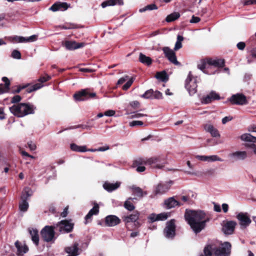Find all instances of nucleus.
<instances>
[{"mask_svg": "<svg viewBox=\"0 0 256 256\" xmlns=\"http://www.w3.org/2000/svg\"><path fill=\"white\" fill-rule=\"evenodd\" d=\"M185 218L195 233L200 232L206 226V224L209 221V218L205 212L202 210H188Z\"/></svg>", "mask_w": 256, "mask_h": 256, "instance_id": "1", "label": "nucleus"}, {"mask_svg": "<svg viewBox=\"0 0 256 256\" xmlns=\"http://www.w3.org/2000/svg\"><path fill=\"white\" fill-rule=\"evenodd\" d=\"M10 112L18 117H22L34 113V107L26 104H14L10 108Z\"/></svg>", "mask_w": 256, "mask_h": 256, "instance_id": "2", "label": "nucleus"}, {"mask_svg": "<svg viewBox=\"0 0 256 256\" xmlns=\"http://www.w3.org/2000/svg\"><path fill=\"white\" fill-rule=\"evenodd\" d=\"M231 245L228 242H225L222 244L219 248L214 250L213 254L210 246H206L204 249V253L206 256H227L230 252Z\"/></svg>", "mask_w": 256, "mask_h": 256, "instance_id": "3", "label": "nucleus"}, {"mask_svg": "<svg viewBox=\"0 0 256 256\" xmlns=\"http://www.w3.org/2000/svg\"><path fill=\"white\" fill-rule=\"evenodd\" d=\"M142 164L150 165L153 168L162 169L165 166L166 161L160 156H155L146 159Z\"/></svg>", "mask_w": 256, "mask_h": 256, "instance_id": "4", "label": "nucleus"}, {"mask_svg": "<svg viewBox=\"0 0 256 256\" xmlns=\"http://www.w3.org/2000/svg\"><path fill=\"white\" fill-rule=\"evenodd\" d=\"M196 78L194 77L191 72H190L186 80L185 87L190 94L193 95L196 92L197 84Z\"/></svg>", "mask_w": 256, "mask_h": 256, "instance_id": "5", "label": "nucleus"}, {"mask_svg": "<svg viewBox=\"0 0 256 256\" xmlns=\"http://www.w3.org/2000/svg\"><path fill=\"white\" fill-rule=\"evenodd\" d=\"M173 182L170 180L164 183H159L156 184L154 189L153 194L154 196L162 195L168 192Z\"/></svg>", "mask_w": 256, "mask_h": 256, "instance_id": "6", "label": "nucleus"}, {"mask_svg": "<svg viewBox=\"0 0 256 256\" xmlns=\"http://www.w3.org/2000/svg\"><path fill=\"white\" fill-rule=\"evenodd\" d=\"M96 96V93L90 92L88 90L84 89L76 93L74 95V98L76 101H82L89 98H94Z\"/></svg>", "mask_w": 256, "mask_h": 256, "instance_id": "7", "label": "nucleus"}, {"mask_svg": "<svg viewBox=\"0 0 256 256\" xmlns=\"http://www.w3.org/2000/svg\"><path fill=\"white\" fill-rule=\"evenodd\" d=\"M236 222L234 221L224 222L222 224V230L226 235L232 234L234 230Z\"/></svg>", "mask_w": 256, "mask_h": 256, "instance_id": "8", "label": "nucleus"}, {"mask_svg": "<svg viewBox=\"0 0 256 256\" xmlns=\"http://www.w3.org/2000/svg\"><path fill=\"white\" fill-rule=\"evenodd\" d=\"M42 238L46 242L52 240L54 237V232L52 226H46L41 231Z\"/></svg>", "mask_w": 256, "mask_h": 256, "instance_id": "9", "label": "nucleus"}, {"mask_svg": "<svg viewBox=\"0 0 256 256\" xmlns=\"http://www.w3.org/2000/svg\"><path fill=\"white\" fill-rule=\"evenodd\" d=\"M79 244L78 242H74L72 245L65 248L64 250L68 254L67 256H78L81 252L78 248Z\"/></svg>", "mask_w": 256, "mask_h": 256, "instance_id": "10", "label": "nucleus"}, {"mask_svg": "<svg viewBox=\"0 0 256 256\" xmlns=\"http://www.w3.org/2000/svg\"><path fill=\"white\" fill-rule=\"evenodd\" d=\"M175 224L174 220H170L166 224L164 229L165 236L168 238H172L175 235Z\"/></svg>", "mask_w": 256, "mask_h": 256, "instance_id": "11", "label": "nucleus"}, {"mask_svg": "<svg viewBox=\"0 0 256 256\" xmlns=\"http://www.w3.org/2000/svg\"><path fill=\"white\" fill-rule=\"evenodd\" d=\"M162 50L166 56L171 62L176 65L179 64V62L177 60L175 52L166 46L162 48Z\"/></svg>", "mask_w": 256, "mask_h": 256, "instance_id": "12", "label": "nucleus"}, {"mask_svg": "<svg viewBox=\"0 0 256 256\" xmlns=\"http://www.w3.org/2000/svg\"><path fill=\"white\" fill-rule=\"evenodd\" d=\"M232 104L243 105L246 104V97L242 94H237L232 95L230 98Z\"/></svg>", "mask_w": 256, "mask_h": 256, "instance_id": "13", "label": "nucleus"}, {"mask_svg": "<svg viewBox=\"0 0 256 256\" xmlns=\"http://www.w3.org/2000/svg\"><path fill=\"white\" fill-rule=\"evenodd\" d=\"M229 156L234 160H244L248 157L246 151H236L229 154Z\"/></svg>", "mask_w": 256, "mask_h": 256, "instance_id": "14", "label": "nucleus"}, {"mask_svg": "<svg viewBox=\"0 0 256 256\" xmlns=\"http://www.w3.org/2000/svg\"><path fill=\"white\" fill-rule=\"evenodd\" d=\"M66 48L70 50H72L82 48L85 44L84 42L78 43L74 40H66L63 43Z\"/></svg>", "mask_w": 256, "mask_h": 256, "instance_id": "15", "label": "nucleus"}, {"mask_svg": "<svg viewBox=\"0 0 256 256\" xmlns=\"http://www.w3.org/2000/svg\"><path fill=\"white\" fill-rule=\"evenodd\" d=\"M220 99V96L216 92L212 91L209 94L202 97L201 102L202 104H208L210 103L212 100Z\"/></svg>", "mask_w": 256, "mask_h": 256, "instance_id": "16", "label": "nucleus"}, {"mask_svg": "<svg viewBox=\"0 0 256 256\" xmlns=\"http://www.w3.org/2000/svg\"><path fill=\"white\" fill-rule=\"evenodd\" d=\"M240 224L243 228L247 227L251 222V220L246 214L240 213L237 216Z\"/></svg>", "mask_w": 256, "mask_h": 256, "instance_id": "17", "label": "nucleus"}, {"mask_svg": "<svg viewBox=\"0 0 256 256\" xmlns=\"http://www.w3.org/2000/svg\"><path fill=\"white\" fill-rule=\"evenodd\" d=\"M139 216L140 213L136 211L129 216L124 217V221L126 223L134 222V226L136 227H138L140 224L137 220L139 218Z\"/></svg>", "mask_w": 256, "mask_h": 256, "instance_id": "18", "label": "nucleus"}, {"mask_svg": "<svg viewBox=\"0 0 256 256\" xmlns=\"http://www.w3.org/2000/svg\"><path fill=\"white\" fill-rule=\"evenodd\" d=\"M10 39L16 42H28L36 41L37 39V36L36 35H32L28 38H24L16 36L10 38Z\"/></svg>", "mask_w": 256, "mask_h": 256, "instance_id": "19", "label": "nucleus"}, {"mask_svg": "<svg viewBox=\"0 0 256 256\" xmlns=\"http://www.w3.org/2000/svg\"><path fill=\"white\" fill-rule=\"evenodd\" d=\"M57 226L59 228V230L60 232H70L73 228V224L67 220H64L58 224Z\"/></svg>", "mask_w": 256, "mask_h": 256, "instance_id": "20", "label": "nucleus"}, {"mask_svg": "<svg viewBox=\"0 0 256 256\" xmlns=\"http://www.w3.org/2000/svg\"><path fill=\"white\" fill-rule=\"evenodd\" d=\"M120 219L116 216L110 215L105 218V224L108 226H114L120 224Z\"/></svg>", "mask_w": 256, "mask_h": 256, "instance_id": "21", "label": "nucleus"}, {"mask_svg": "<svg viewBox=\"0 0 256 256\" xmlns=\"http://www.w3.org/2000/svg\"><path fill=\"white\" fill-rule=\"evenodd\" d=\"M204 130L210 133L211 136L213 137H220V134L216 128L210 124H206L204 126Z\"/></svg>", "mask_w": 256, "mask_h": 256, "instance_id": "22", "label": "nucleus"}, {"mask_svg": "<svg viewBox=\"0 0 256 256\" xmlns=\"http://www.w3.org/2000/svg\"><path fill=\"white\" fill-rule=\"evenodd\" d=\"M68 7L69 6L66 2H56L52 4L49 10L53 12L65 10H67Z\"/></svg>", "mask_w": 256, "mask_h": 256, "instance_id": "23", "label": "nucleus"}, {"mask_svg": "<svg viewBox=\"0 0 256 256\" xmlns=\"http://www.w3.org/2000/svg\"><path fill=\"white\" fill-rule=\"evenodd\" d=\"M164 204L166 207L168 209L174 208L178 206H180V203L175 200L174 197H171L166 200L164 202Z\"/></svg>", "mask_w": 256, "mask_h": 256, "instance_id": "24", "label": "nucleus"}, {"mask_svg": "<svg viewBox=\"0 0 256 256\" xmlns=\"http://www.w3.org/2000/svg\"><path fill=\"white\" fill-rule=\"evenodd\" d=\"M120 182H116L114 184L110 183L109 182H105L103 184V187L104 190L108 192H110L120 187Z\"/></svg>", "mask_w": 256, "mask_h": 256, "instance_id": "25", "label": "nucleus"}, {"mask_svg": "<svg viewBox=\"0 0 256 256\" xmlns=\"http://www.w3.org/2000/svg\"><path fill=\"white\" fill-rule=\"evenodd\" d=\"M207 60L210 68L212 66L222 67L224 65V60H223L208 59Z\"/></svg>", "mask_w": 256, "mask_h": 256, "instance_id": "26", "label": "nucleus"}, {"mask_svg": "<svg viewBox=\"0 0 256 256\" xmlns=\"http://www.w3.org/2000/svg\"><path fill=\"white\" fill-rule=\"evenodd\" d=\"M240 138L243 142L256 143V137L248 133L242 134L240 136Z\"/></svg>", "mask_w": 256, "mask_h": 256, "instance_id": "27", "label": "nucleus"}, {"mask_svg": "<svg viewBox=\"0 0 256 256\" xmlns=\"http://www.w3.org/2000/svg\"><path fill=\"white\" fill-rule=\"evenodd\" d=\"M123 4L122 0H107L104 2L101 6L104 8L108 6H113L116 4L122 5Z\"/></svg>", "mask_w": 256, "mask_h": 256, "instance_id": "28", "label": "nucleus"}, {"mask_svg": "<svg viewBox=\"0 0 256 256\" xmlns=\"http://www.w3.org/2000/svg\"><path fill=\"white\" fill-rule=\"evenodd\" d=\"M130 188L132 190V192L137 196L142 198L143 197L144 195L147 194V192H144L142 188L139 187L132 186L130 187Z\"/></svg>", "mask_w": 256, "mask_h": 256, "instance_id": "29", "label": "nucleus"}, {"mask_svg": "<svg viewBox=\"0 0 256 256\" xmlns=\"http://www.w3.org/2000/svg\"><path fill=\"white\" fill-rule=\"evenodd\" d=\"M99 212V206L97 204H94V207L86 215L85 218L86 220L90 219L93 215H96Z\"/></svg>", "mask_w": 256, "mask_h": 256, "instance_id": "30", "label": "nucleus"}, {"mask_svg": "<svg viewBox=\"0 0 256 256\" xmlns=\"http://www.w3.org/2000/svg\"><path fill=\"white\" fill-rule=\"evenodd\" d=\"M198 68L202 70L204 72L208 74V72L207 70L210 69L209 65L208 64V60H201L198 64Z\"/></svg>", "mask_w": 256, "mask_h": 256, "instance_id": "31", "label": "nucleus"}, {"mask_svg": "<svg viewBox=\"0 0 256 256\" xmlns=\"http://www.w3.org/2000/svg\"><path fill=\"white\" fill-rule=\"evenodd\" d=\"M2 80L4 82L5 86L4 87L2 84H0V94L8 92L10 84V82L6 77H3Z\"/></svg>", "mask_w": 256, "mask_h": 256, "instance_id": "32", "label": "nucleus"}, {"mask_svg": "<svg viewBox=\"0 0 256 256\" xmlns=\"http://www.w3.org/2000/svg\"><path fill=\"white\" fill-rule=\"evenodd\" d=\"M16 246L17 248L18 254L19 256H22L24 254H26L28 250V246L26 245H20L18 242H15Z\"/></svg>", "mask_w": 256, "mask_h": 256, "instance_id": "33", "label": "nucleus"}, {"mask_svg": "<svg viewBox=\"0 0 256 256\" xmlns=\"http://www.w3.org/2000/svg\"><path fill=\"white\" fill-rule=\"evenodd\" d=\"M139 60L142 64L147 66H150L152 62V60L150 58L146 56L142 53H140L139 55Z\"/></svg>", "mask_w": 256, "mask_h": 256, "instance_id": "34", "label": "nucleus"}, {"mask_svg": "<svg viewBox=\"0 0 256 256\" xmlns=\"http://www.w3.org/2000/svg\"><path fill=\"white\" fill-rule=\"evenodd\" d=\"M70 148L72 150L76 152H86L88 150L86 146H78L75 144H70Z\"/></svg>", "mask_w": 256, "mask_h": 256, "instance_id": "35", "label": "nucleus"}, {"mask_svg": "<svg viewBox=\"0 0 256 256\" xmlns=\"http://www.w3.org/2000/svg\"><path fill=\"white\" fill-rule=\"evenodd\" d=\"M32 194V190L30 188L26 187L24 188L22 192L21 200H27L28 198Z\"/></svg>", "mask_w": 256, "mask_h": 256, "instance_id": "36", "label": "nucleus"}, {"mask_svg": "<svg viewBox=\"0 0 256 256\" xmlns=\"http://www.w3.org/2000/svg\"><path fill=\"white\" fill-rule=\"evenodd\" d=\"M29 231L32 236V240L36 245H38L39 242L38 231L34 229L30 230Z\"/></svg>", "mask_w": 256, "mask_h": 256, "instance_id": "37", "label": "nucleus"}, {"mask_svg": "<svg viewBox=\"0 0 256 256\" xmlns=\"http://www.w3.org/2000/svg\"><path fill=\"white\" fill-rule=\"evenodd\" d=\"M156 78L162 82H166L168 80V76L165 71L158 72L156 75Z\"/></svg>", "mask_w": 256, "mask_h": 256, "instance_id": "38", "label": "nucleus"}, {"mask_svg": "<svg viewBox=\"0 0 256 256\" xmlns=\"http://www.w3.org/2000/svg\"><path fill=\"white\" fill-rule=\"evenodd\" d=\"M28 208V204L26 200H22L19 204V208L20 211L26 212Z\"/></svg>", "mask_w": 256, "mask_h": 256, "instance_id": "39", "label": "nucleus"}, {"mask_svg": "<svg viewBox=\"0 0 256 256\" xmlns=\"http://www.w3.org/2000/svg\"><path fill=\"white\" fill-rule=\"evenodd\" d=\"M180 16L178 12H173L170 15L168 16L166 18V21L167 22H171L176 19H178Z\"/></svg>", "mask_w": 256, "mask_h": 256, "instance_id": "40", "label": "nucleus"}, {"mask_svg": "<svg viewBox=\"0 0 256 256\" xmlns=\"http://www.w3.org/2000/svg\"><path fill=\"white\" fill-rule=\"evenodd\" d=\"M157 9H158V7L156 6V4H150L146 6L145 7H144L143 8H140L139 10V12H146V10H157Z\"/></svg>", "mask_w": 256, "mask_h": 256, "instance_id": "41", "label": "nucleus"}, {"mask_svg": "<svg viewBox=\"0 0 256 256\" xmlns=\"http://www.w3.org/2000/svg\"><path fill=\"white\" fill-rule=\"evenodd\" d=\"M184 38L182 36L178 35L177 36V40L175 44L174 50H178L182 47V42Z\"/></svg>", "mask_w": 256, "mask_h": 256, "instance_id": "42", "label": "nucleus"}, {"mask_svg": "<svg viewBox=\"0 0 256 256\" xmlns=\"http://www.w3.org/2000/svg\"><path fill=\"white\" fill-rule=\"evenodd\" d=\"M140 160H136L134 162L136 170L138 172H143L146 170V167L140 164Z\"/></svg>", "mask_w": 256, "mask_h": 256, "instance_id": "43", "label": "nucleus"}, {"mask_svg": "<svg viewBox=\"0 0 256 256\" xmlns=\"http://www.w3.org/2000/svg\"><path fill=\"white\" fill-rule=\"evenodd\" d=\"M131 199V198H128L124 204V208L130 211H132L134 209V206L130 201Z\"/></svg>", "mask_w": 256, "mask_h": 256, "instance_id": "44", "label": "nucleus"}, {"mask_svg": "<svg viewBox=\"0 0 256 256\" xmlns=\"http://www.w3.org/2000/svg\"><path fill=\"white\" fill-rule=\"evenodd\" d=\"M43 86V85L41 83L36 84L33 85L31 88L27 90L28 92H31L33 91H35Z\"/></svg>", "mask_w": 256, "mask_h": 256, "instance_id": "45", "label": "nucleus"}, {"mask_svg": "<svg viewBox=\"0 0 256 256\" xmlns=\"http://www.w3.org/2000/svg\"><path fill=\"white\" fill-rule=\"evenodd\" d=\"M157 215L158 221L166 220L170 216V214L168 212H162L157 214Z\"/></svg>", "mask_w": 256, "mask_h": 256, "instance_id": "46", "label": "nucleus"}, {"mask_svg": "<svg viewBox=\"0 0 256 256\" xmlns=\"http://www.w3.org/2000/svg\"><path fill=\"white\" fill-rule=\"evenodd\" d=\"M216 161L222 162V160L216 155L208 156V162H212Z\"/></svg>", "mask_w": 256, "mask_h": 256, "instance_id": "47", "label": "nucleus"}, {"mask_svg": "<svg viewBox=\"0 0 256 256\" xmlns=\"http://www.w3.org/2000/svg\"><path fill=\"white\" fill-rule=\"evenodd\" d=\"M153 93L154 91L152 90H150L146 91L141 96L144 98H153Z\"/></svg>", "mask_w": 256, "mask_h": 256, "instance_id": "48", "label": "nucleus"}, {"mask_svg": "<svg viewBox=\"0 0 256 256\" xmlns=\"http://www.w3.org/2000/svg\"><path fill=\"white\" fill-rule=\"evenodd\" d=\"M144 125V123L140 120H132L129 123V126L131 127L139 126H143Z\"/></svg>", "mask_w": 256, "mask_h": 256, "instance_id": "49", "label": "nucleus"}, {"mask_svg": "<svg viewBox=\"0 0 256 256\" xmlns=\"http://www.w3.org/2000/svg\"><path fill=\"white\" fill-rule=\"evenodd\" d=\"M12 57L15 59L20 60L21 58V54L18 50H14L12 52Z\"/></svg>", "mask_w": 256, "mask_h": 256, "instance_id": "50", "label": "nucleus"}, {"mask_svg": "<svg viewBox=\"0 0 256 256\" xmlns=\"http://www.w3.org/2000/svg\"><path fill=\"white\" fill-rule=\"evenodd\" d=\"M148 219L151 222L158 221V215L154 213L151 214L148 216Z\"/></svg>", "mask_w": 256, "mask_h": 256, "instance_id": "51", "label": "nucleus"}, {"mask_svg": "<svg viewBox=\"0 0 256 256\" xmlns=\"http://www.w3.org/2000/svg\"><path fill=\"white\" fill-rule=\"evenodd\" d=\"M147 116V115L143 114H142V113H140V112H134L132 114L131 116V118H142V116Z\"/></svg>", "mask_w": 256, "mask_h": 256, "instance_id": "52", "label": "nucleus"}, {"mask_svg": "<svg viewBox=\"0 0 256 256\" xmlns=\"http://www.w3.org/2000/svg\"><path fill=\"white\" fill-rule=\"evenodd\" d=\"M130 105L134 108H138L140 106V102L137 100L132 101L130 102Z\"/></svg>", "mask_w": 256, "mask_h": 256, "instance_id": "53", "label": "nucleus"}, {"mask_svg": "<svg viewBox=\"0 0 256 256\" xmlns=\"http://www.w3.org/2000/svg\"><path fill=\"white\" fill-rule=\"evenodd\" d=\"M133 82V80L132 78L128 80L126 83L122 86L124 90H127L132 85Z\"/></svg>", "mask_w": 256, "mask_h": 256, "instance_id": "54", "label": "nucleus"}, {"mask_svg": "<svg viewBox=\"0 0 256 256\" xmlns=\"http://www.w3.org/2000/svg\"><path fill=\"white\" fill-rule=\"evenodd\" d=\"M153 98L157 99L162 98V94L159 91H156L153 93Z\"/></svg>", "mask_w": 256, "mask_h": 256, "instance_id": "55", "label": "nucleus"}, {"mask_svg": "<svg viewBox=\"0 0 256 256\" xmlns=\"http://www.w3.org/2000/svg\"><path fill=\"white\" fill-rule=\"evenodd\" d=\"M21 100V97L20 96L16 95L14 96L11 100L12 103H16L19 102Z\"/></svg>", "mask_w": 256, "mask_h": 256, "instance_id": "56", "label": "nucleus"}, {"mask_svg": "<svg viewBox=\"0 0 256 256\" xmlns=\"http://www.w3.org/2000/svg\"><path fill=\"white\" fill-rule=\"evenodd\" d=\"M200 18L192 16L191 20H190V23H198L200 21Z\"/></svg>", "mask_w": 256, "mask_h": 256, "instance_id": "57", "label": "nucleus"}, {"mask_svg": "<svg viewBox=\"0 0 256 256\" xmlns=\"http://www.w3.org/2000/svg\"><path fill=\"white\" fill-rule=\"evenodd\" d=\"M115 114H116L115 111H114L113 110H108L105 112L104 114L106 116H114Z\"/></svg>", "mask_w": 256, "mask_h": 256, "instance_id": "58", "label": "nucleus"}, {"mask_svg": "<svg viewBox=\"0 0 256 256\" xmlns=\"http://www.w3.org/2000/svg\"><path fill=\"white\" fill-rule=\"evenodd\" d=\"M236 46L240 50H243L246 46V44L244 42H239Z\"/></svg>", "mask_w": 256, "mask_h": 256, "instance_id": "59", "label": "nucleus"}, {"mask_svg": "<svg viewBox=\"0 0 256 256\" xmlns=\"http://www.w3.org/2000/svg\"><path fill=\"white\" fill-rule=\"evenodd\" d=\"M196 158L202 161L208 162V156H196Z\"/></svg>", "mask_w": 256, "mask_h": 256, "instance_id": "60", "label": "nucleus"}, {"mask_svg": "<svg viewBox=\"0 0 256 256\" xmlns=\"http://www.w3.org/2000/svg\"><path fill=\"white\" fill-rule=\"evenodd\" d=\"M232 116H226L222 119V123L224 124L227 122H230L231 120H232Z\"/></svg>", "mask_w": 256, "mask_h": 256, "instance_id": "61", "label": "nucleus"}, {"mask_svg": "<svg viewBox=\"0 0 256 256\" xmlns=\"http://www.w3.org/2000/svg\"><path fill=\"white\" fill-rule=\"evenodd\" d=\"M28 148L31 150H34L36 149V145L32 142H28Z\"/></svg>", "mask_w": 256, "mask_h": 256, "instance_id": "62", "label": "nucleus"}, {"mask_svg": "<svg viewBox=\"0 0 256 256\" xmlns=\"http://www.w3.org/2000/svg\"><path fill=\"white\" fill-rule=\"evenodd\" d=\"M256 4V0H244V5H250Z\"/></svg>", "mask_w": 256, "mask_h": 256, "instance_id": "63", "label": "nucleus"}, {"mask_svg": "<svg viewBox=\"0 0 256 256\" xmlns=\"http://www.w3.org/2000/svg\"><path fill=\"white\" fill-rule=\"evenodd\" d=\"M248 131L250 132H256V125H252L248 126Z\"/></svg>", "mask_w": 256, "mask_h": 256, "instance_id": "64", "label": "nucleus"}]
</instances>
